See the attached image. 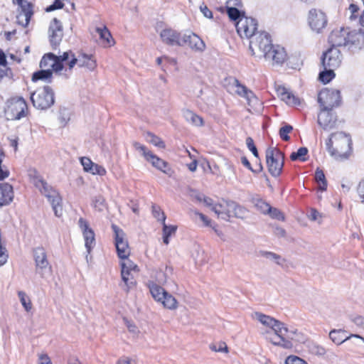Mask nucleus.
I'll return each instance as SVG.
<instances>
[{"instance_id": "nucleus-1", "label": "nucleus", "mask_w": 364, "mask_h": 364, "mask_svg": "<svg viewBox=\"0 0 364 364\" xmlns=\"http://www.w3.org/2000/svg\"><path fill=\"white\" fill-rule=\"evenodd\" d=\"M67 65L69 70L77 65L80 68H84L88 71H93L97 67V62L92 55L80 53L75 57L71 50L63 52L62 55L53 53L46 54L40 62L41 68H51L52 70L59 73L63 69V65Z\"/></svg>"}, {"instance_id": "nucleus-2", "label": "nucleus", "mask_w": 364, "mask_h": 364, "mask_svg": "<svg viewBox=\"0 0 364 364\" xmlns=\"http://www.w3.org/2000/svg\"><path fill=\"white\" fill-rule=\"evenodd\" d=\"M249 49L252 55L264 58L272 65H282L287 59L284 48L273 46L270 35L265 31H260L250 40Z\"/></svg>"}, {"instance_id": "nucleus-3", "label": "nucleus", "mask_w": 364, "mask_h": 364, "mask_svg": "<svg viewBox=\"0 0 364 364\" xmlns=\"http://www.w3.org/2000/svg\"><path fill=\"white\" fill-rule=\"evenodd\" d=\"M326 147L335 159H347L351 151V139L343 132L332 134L326 141Z\"/></svg>"}, {"instance_id": "nucleus-4", "label": "nucleus", "mask_w": 364, "mask_h": 364, "mask_svg": "<svg viewBox=\"0 0 364 364\" xmlns=\"http://www.w3.org/2000/svg\"><path fill=\"white\" fill-rule=\"evenodd\" d=\"M361 33L350 32L348 28H341L332 31L328 37V42L331 46L338 48L348 45H355L356 41L363 38Z\"/></svg>"}, {"instance_id": "nucleus-5", "label": "nucleus", "mask_w": 364, "mask_h": 364, "mask_svg": "<svg viewBox=\"0 0 364 364\" xmlns=\"http://www.w3.org/2000/svg\"><path fill=\"white\" fill-rule=\"evenodd\" d=\"M34 185L48 198L55 215L57 217H60L63 214V208L61 205L62 200L58 193L41 178H35Z\"/></svg>"}, {"instance_id": "nucleus-6", "label": "nucleus", "mask_w": 364, "mask_h": 364, "mask_svg": "<svg viewBox=\"0 0 364 364\" xmlns=\"http://www.w3.org/2000/svg\"><path fill=\"white\" fill-rule=\"evenodd\" d=\"M31 100L36 108L46 109L55 102L54 91L50 87L44 86L31 94Z\"/></svg>"}, {"instance_id": "nucleus-7", "label": "nucleus", "mask_w": 364, "mask_h": 364, "mask_svg": "<svg viewBox=\"0 0 364 364\" xmlns=\"http://www.w3.org/2000/svg\"><path fill=\"white\" fill-rule=\"evenodd\" d=\"M133 146L136 150L141 153L145 160L149 162L154 167L168 176L172 174L173 171L168 164L153 154L144 145L135 141L133 143Z\"/></svg>"}, {"instance_id": "nucleus-8", "label": "nucleus", "mask_w": 364, "mask_h": 364, "mask_svg": "<svg viewBox=\"0 0 364 364\" xmlns=\"http://www.w3.org/2000/svg\"><path fill=\"white\" fill-rule=\"evenodd\" d=\"M298 330L294 328H288L287 326L282 323L280 328L277 331V335L269 338L270 342L277 346H280L285 349H291L293 348V340L297 333Z\"/></svg>"}, {"instance_id": "nucleus-9", "label": "nucleus", "mask_w": 364, "mask_h": 364, "mask_svg": "<svg viewBox=\"0 0 364 364\" xmlns=\"http://www.w3.org/2000/svg\"><path fill=\"white\" fill-rule=\"evenodd\" d=\"M284 156L277 149L269 148L266 151V161L268 171L274 177L279 176L284 166Z\"/></svg>"}, {"instance_id": "nucleus-10", "label": "nucleus", "mask_w": 364, "mask_h": 364, "mask_svg": "<svg viewBox=\"0 0 364 364\" xmlns=\"http://www.w3.org/2000/svg\"><path fill=\"white\" fill-rule=\"evenodd\" d=\"M341 102L340 91L334 89H323L318 93V102L321 109L333 110Z\"/></svg>"}, {"instance_id": "nucleus-11", "label": "nucleus", "mask_w": 364, "mask_h": 364, "mask_svg": "<svg viewBox=\"0 0 364 364\" xmlns=\"http://www.w3.org/2000/svg\"><path fill=\"white\" fill-rule=\"evenodd\" d=\"M149 290L153 298L161 302L166 309L173 310L177 308V301L171 294H168L164 288L151 282L149 284Z\"/></svg>"}, {"instance_id": "nucleus-12", "label": "nucleus", "mask_w": 364, "mask_h": 364, "mask_svg": "<svg viewBox=\"0 0 364 364\" xmlns=\"http://www.w3.org/2000/svg\"><path fill=\"white\" fill-rule=\"evenodd\" d=\"M33 258L36 264V272L42 278H46L52 274V267L50 264L44 248L38 247L33 250Z\"/></svg>"}, {"instance_id": "nucleus-13", "label": "nucleus", "mask_w": 364, "mask_h": 364, "mask_svg": "<svg viewBox=\"0 0 364 364\" xmlns=\"http://www.w3.org/2000/svg\"><path fill=\"white\" fill-rule=\"evenodd\" d=\"M121 276L124 283L126 291H129L136 284L135 276L139 272L138 266L130 259H126L121 262Z\"/></svg>"}, {"instance_id": "nucleus-14", "label": "nucleus", "mask_w": 364, "mask_h": 364, "mask_svg": "<svg viewBox=\"0 0 364 364\" xmlns=\"http://www.w3.org/2000/svg\"><path fill=\"white\" fill-rule=\"evenodd\" d=\"M236 29L241 38L252 39L255 34L260 33L257 31V22L255 18L242 16L236 23Z\"/></svg>"}, {"instance_id": "nucleus-15", "label": "nucleus", "mask_w": 364, "mask_h": 364, "mask_svg": "<svg viewBox=\"0 0 364 364\" xmlns=\"http://www.w3.org/2000/svg\"><path fill=\"white\" fill-rule=\"evenodd\" d=\"M307 21L314 32L320 33L326 27L328 18L326 13L322 10L311 9L308 13Z\"/></svg>"}, {"instance_id": "nucleus-16", "label": "nucleus", "mask_w": 364, "mask_h": 364, "mask_svg": "<svg viewBox=\"0 0 364 364\" xmlns=\"http://www.w3.org/2000/svg\"><path fill=\"white\" fill-rule=\"evenodd\" d=\"M112 228L114 233V244L118 257L124 260L129 259L130 249L125 237V233L116 225L113 224Z\"/></svg>"}, {"instance_id": "nucleus-17", "label": "nucleus", "mask_w": 364, "mask_h": 364, "mask_svg": "<svg viewBox=\"0 0 364 364\" xmlns=\"http://www.w3.org/2000/svg\"><path fill=\"white\" fill-rule=\"evenodd\" d=\"M1 162L2 161L0 159V181L9 176V171L2 168ZM13 198L14 191L12 186L8 183L0 182V208L11 203Z\"/></svg>"}, {"instance_id": "nucleus-18", "label": "nucleus", "mask_w": 364, "mask_h": 364, "mask_svg": "<svg viewBox=\"0 0 364 364\" xmlns=\"http://www.w3.org/2000/svg\"><path fill=\"white\" fill-rule=\"evenodd\" d=\"M28 107L23 97L12 99L6 110L8 119L11 120L20 119L26 115Z\"/></svg>"}, {"instance_id": "nucleus-19", "label": "nucleus", "mask_w": 364, "mask_h": 364, "mask_svg": "<svg viewBox=\"0 0 364 364\" xmlns=\"http://www.w3.org/2000/svg\"><path fill=\"white\" fill-rule=\"evenodd\" d=\"M342 59L343 58L340 50L338 48L331 46L323 53L321 63L324 69H336L341 65Z\"/></svg>"}, {"instance_id": "nucleus-20", "label": "nucleus", "mask_w": 364, "mask_h": 364, "mask_svg": "<svg viewBox=\"0 0 364 364\" xmlns=\"http://www.w3.org/2000/svg\"><path fill=\"white\" fill-rule=\"evenodd\" d=\"M181 46H188L192 50L195 52L202 53L205 49V43L196 33L188 32L182 35Z\"/></svg>"}, {"instance_id": "nucleus-21", "label": "nucleus", "mask_w": 364, "mask_h": 364, "mask_svg": "<svg viewBox=\"0 0 364 364\" xmlns=\"http://www.w3.org/2000/svg\"><path fill=\"white\" fill-rule=\"evenodd\" d=\"M49 40L53 49H56L63 36V26L60 21L54 18L49 26Z\"/></svg>"}, {"instance_id": "nucleus-22", "label": "nucleus", "mask_w": 364, "mask_h": 364, "mask_svg": "<svg viewBox=\"0 0 364 364\" xmlns=\"http://www.w3.org/2000/svg\"><path fill=\"white\" fill-rule=\"evenodd\" d=\"M79 226L82 232L83 237L85 240V246L87 250V254H90L92 249L95 245V237L94 231L89 227L87 222L83 219L80 218L78 221Z\"/></svg>"}, {"instance_id": "nucleus-23", "label": "nucleus", "mask_w": 364, "mask_h": 364, "mask_svg": "<svg viewBox=\"0 0 364 364\" xmlns=\"http://www.w3.org/2000/svg\"><path fill=\"white\" fill-rule=\"evenodd\" d=\"M336 121V116L332 110L321 109L318 115V123L324 130L328 131L333 129Z\"/></svg>"}, {"instance_id": "nucleus-24", "label": "nucleus", "mask_w": 364, "mask_h": 364, "mask_svg": "<svg viewBox=\"0 0 364 364\" xmlns=\"http://www.w3.org/2000/svg\"><path fill=\"white\" fill-rule=\"evenodd\" d=\"M161 40L163 43L168 46H181V34L177 31L171 28H166L161 31L159 33Z\"/></svg>"}, {"instance_id": "nucleus-25", "label": "nucleus", "mask_w": 364, "mask_h": 364, "mask_svg": "<svg viewBox=\"0 0 364 364\" xmlns=\"http://www.w3.org/2000/svg\"><path fill=\"white\" fill-rule=\"evenodd\" d=\"M255 318L259 321L262 325L269 328L271 331L274 333L272 336L277 335V331H279V328H280L282 323V322L276 320L269 316L259 312H256L255 314Z\"/></svg>"}, {"instance_id": "nucleus-26", "label": "nucleus", "mask_w": 364, "mask_h": 364, "mask_svg": "<svg viewBox=\"0 0 364 364\" xmlns=\"http://www.w3.org/2000/svg\"><path fill=\"white\" fill-rule=\"evenodd\" d=\"M345 334H346V331H344V330L333 329L330 331L329 337H330L331 340L336 345H341V343H343L346 342V341L350 340V338H353L359 339V340L362 341V342L364 343V338L358 334H350L348 336H346Z\"/></svg>"}, {"instance_id": "nucleus-27", "label": "nucleus", "mask_w": 364, "mask_h": 364, "mask_svg": "<svg viewBox=\"0 0 364 364\" xmlns=\"http://www.w3.org/2000/svg\"><path fill=\"white\" fill-rule=\"evenodd\" d=\"M277 92L280 99L289 106H299L301 105L300 99L291 91L283 86H279Z\"/></svg>"}, {"instance_id": "nucleus-28", "label": "nucleus", "mask_w": 364, "mask_h": 364, "mask_svg": "<svg viewBox=\"0 0 364 364\" xmlns=\"http://www.w3.org/2000/svg\"><path fill=\"white\" fill-rule=\"evenodd\" d=\"M232 201H223L221 203L213 205L211 210L220 218L228 220L231 218L230 208L229 209L230 203Z\"/></svg>"}, {"instance_id": "nucleus-29", "label": "nucleus", "mask_w": 364, "mask_h": 364, "mask_svg": "<svg viewBox=\"0 0 364 364\" xmlns=\"http://www.w3.org/2000/svg\"><path fill=\"white\" fill-rule=\"evenodd\" d=\"M18 12L16 16L17 23L23 27L27 26L33 15L32 5L18 8Z\"/></svg>"}, {"instance_id": "nucleus-30", "label": "nucleus", "mask_w": 364, "mask_h": 364, "mask_svg": "<svg viewBox=\"0 0 364 364\" xmlns=\"http://www.w3.org/2000/svg\"><path fill=\"white\" fill-rule=\"evenodd\" d=\"M261 256L269 259L277 264L279 266L284 267L286 265L287 260L281 255H277L272 252L263 251L260 253Z\"/></svg>"}, {"instance_id": "nucleus-31", "label": "nucleus", "mask_w": 364, "mask_h": 364, "mask_svg": "<svg viewBox=\"0 0 364 364\" xmlns=\"http://www.w3.org/2000/svg\"><path fill=\"white\" fill-rule=\"evenodd\" d=\"M183 116L188 122L194 126L201 127L203 125V118L191 110H186L183 112Z\"/></svg>"}, {"instance_id": "nucleus-32", "label": "nucleus", "mask_w": 364, "mask_h": 364, "mask_svg": "<svg viewBox=\"0 0 364 364\" xmlns=\"http://www.w3.org/2000/svg\"><path fill=\"white\" fill-rule=\"evenodd\" d=\"M243 97L245 98L248 105L254 110L257 111L258 108H259L261 102L256 97V95L253 93V92L251 91L250 90H247L246 94L243 96Z\"/></svg>"}, {"instance_id": "nucleus-33", "label": "nucleus", "mask_w": 364, "mask_h": 364, "mask_svg": "<svg viewBox=\"0 0 364 364\" xmlns=\"http://www.w3.org/2000/svg\"><path fill=\"white\" fill-rule=\"evenodd\" d=\"M230 208L231 209V217L244 218L246 216L247 210L233 201L230 203L229 209Z\"/></svg>"}, {"instance_id": "nucleus-34", "label": "nucleus", "mask_w": 364, "mask_h": 364, "mask_svg": "<svg viewBox=\"0 0 364 364\" xmlns=\"http://www.w3.org/2000/svg\"><path fill=\"white\" fill-rule=\"evenodd\" d=\"M53 75L52 70L50 69L47 70H41L40 71L36 72L33 74L32 80L33 82H36L38 80H45L46 82H50L51 80V77Z\"/></svg>"}, {"instance_id": "nucleus-35", "label": "nucleus", "mask_w": 364, "mask_h": 364, "mask_svg": "<svg viewBox=\"0 0 364 364\" xmlns=\"http://www.w3.org/2000/svg\"><path fill=\"white\" fill-rule=\"evenodd\" d=\"M315 181L318 183V188L320 191H323L327 188V181L326 179L323 171L317 168L315 172Z\"/></svg>"}, {"instance_id": "nucleus-36", "label": "nucleus", "mask_w": 364, "mask_h": 364, "mask_svg": "<svg viewBox=\"0 0 364 364\" xmlns=\"http://www.w3.org/2000/svg\"><path fill=\"white\" fill-rule=\"evenodd\" d=\"M96 31L99 34L100 38L105 41L106 46H110L113 45L114 40L112 37L110 32L106 27H104L103 28H97Z\"/></svg>"}, {"instance_id": "nucleus-37", "label": "nucleus", "mask_w": 364, "mask_h": 364, "mask_svg": "<svg viewBox=\"0 0 364 364\" xmlns=\"http://www.w3.org/2000/svg\"><path fill=\"white\" fill-rule=\"evenodd\" d=\"M145 139L147 142L151 143L159 148H165V143L164 142V141L160 137L154 134L151 132H147L145 134Z\"/></svg>"}, {"instance_id": "nucleus-38", "label": "nucleus", "mask_w": 364, "mask_h": 364, "mask_svg": "<svg viewBox=\"0 0 364 364\" xmlns=\"http://www.w3.org/2000/svg\"><path fill=\"white\" fill-rule=\"evenodd\" d=\"M308 349L310 353L317 356H323L327 353V350L324 347L315 343H309Z\"/></svg>"}, {"instance_id": "nucleus-39", "label": "nucleus", "mask_w": 364, "mask_h": 364, "mask_svg": "<svg viewBox=\"0 0 364 364\" xmlns=\"http://www.w3.org/2000/svg\"><path fill=\"white\" fill-rule=\"evenodd\" d=\"M308 154V149L306 147H300L297 151L292 152L290 155V159L292 161L299 160L301 161H306L307 159L305 157Z\"/></svg>"}, {"instance_id": "nucleus-40", "label": "nucleus", "mask_w": 364, "mask_h": 364, "mask_svg": "<svg viewBox=\"0 0 364 364\" xmlns=\"http://www.w3.org/2000/svg\"><path fill=\"white\" fill-rule=\"evenodd\" d=\"M333 70L334 68L324 69L319 73V80L324 84L329 82L335 77Z\"/></svg>"}, {"instance_id": "nucleus-41", "label": "nucleus", "mask_w": 364, "mask_h": 364, "mask_svg": "<svg viewBox=\"0 0 364 364\" xmlns=\"http://www.w3.org/2000/svg\"><path fill=\"white\" fill-rule=\"evenodd\" d=\"M227 14L229 18L232 21H239L242 16H245L244 12H242L237 8H227Z\"/></svg>"}, {"instance_id": "nucleus-42", "label": "nucleus", "mask_w": 364, "mask_h": 364, "mask_svg": "<svg viewBox=\"0 0 364 364\" xmlns=\"http://www.w3.org/2000/svg\"><path fill=\"white\" fill-rule=\"evenodd\" d=\"M18 295L20 301L22 306L24 307L25 310L26 311H29L32 308L30 299L26 296V293H24L23 291H18Z\"/></svg>"}, {"instance_id": "nucleus-43", "label": "nucleus", "mask_w": 364, "mask_h": 364, "mask_svg": "<svg viewBox=\"0 0 364 364\" xmlns=\"http://www.w3.org/2000/svg\"><path fill=\"white\" fill-rule=\"evenodd\" d=\"M232 85L235 87V92L242 97H243L248 90L247 87L240 84L237 79L233 80Z\"/></svg>"}, {"instance_id": "nucleus-44", "label": "nucleus", "mask_w": 364, "mask_h": 364, "mask_svg": "<svg viewBox=\"0 0 364 364\" xmlns=\"http://www.w3.org/2000/svg\"><path fill=\"white\" fill-rule=\"evenodd\" d=\"M92 206L97 211H102L105 206L104 198L102 196H95L92 200Z\"/></svg>"}, {"instance_id": "nucleus-45", "label": "nucleus", "mask_w": 364, "mask_h": 364, "mask_svg": "<svg viewBox=\"0 0 364 364\" xmlns=\"http://www.w3.org/2000/svg\"><path fill=\"white\" fill-rule=\"evenodd\" d=\"M152 213L155 218H156L159 221H161L162 224L165 223V214L164 212L161 211V208L159 206H152Z\"/></svg>"}, {"instance_id": "nucleus-46", "label": "nucleus", "mask_w": 364, "mask_h": 364, "mask_svg": "<svg viewBox=\"0 0 364 364\" xmlns=\"http://www.w3.org/2000/svg\"><path fill=\"white\" fill-rule=\"evenodd\" d=\"M293 129V127L291 125L287 124L279 129V136L284 141H289L290 137L288 134L290 133Z\"/></svg>"}, {"instance_id": "nucleus-47", "label": "nucleus", "mask_w": 364, "mask_h": 364, "mask_svg": "<svg viewBox=\"0 0 364 364\" xmlns=\"http://www.w3.org/2000/svg\"><path fill=\"white\" fill-rule=\"evenodd\" d=\"M269 216L273 219H277L278 220H284V214L277 208L270 207V210H268L267 213Z\"/></svg>"}, {"instance_id": "nucleus-48", "label": "nucleus", "mask_w": 364, "mask_h": 364, "mask_svg": "<svg viewBox=\"0 0 364 364\" xmlns=\"http://www.w3.org/2000/svg\"><path fill=\"white\" fill-rule=\"evenodd\" d=\"M284 364H308L306 360L296 355H289L284 361Z\"/></svg>"}, {"instance_id": "nucleus-49", "label": "nucleus", "mask_w": 364, "mask_h": 364, "mask_svg": "<svg viewBox=\"0 0 364 364\" xmlns=\"http://www.w3.org/2000/svg\"><path fill=\"white\" fill-rule=\"evenodd\" d=\"M210 349L215 352L228 353V348L225 343L219 342L218 343L210 346Z\"/></svg>"}, {"instance_id": "nucleus-50", "label": "nucleus", "mask_w": 364, "mask_h": 364, "mask_svg": "<svg viewBox=\"0 0 364 364\" xmlns=\"http://www.w3.org/2000/svg\"><path fill=\"white\" fill-rule=\"evenodd\" d=\"M80 162L83 166V169L86 172H90L95 164L87 157H82L80 159Z\"/></svg>"}, {"instance_id": "nucleus-51", "label": "nucleus", "mask_w": 364, "mask_h": 364, "mask_svg": "<svg viewBox=\"0 0 364 364\" xmlns=\"http://www.w3.org/2000/svg\"><path fill=\"white\" fill-rule=\"evenodd\" d=\"M93 175L105 176L107 173L106 169L97 164H94L91 171L90 172Z\"/></svg>"}, {"instance_id": "nucleus-52", "label": "nucleus", "mask_w": 364, "mask_h": 364, "mask_svg": "<svg viewBox=\"0 0 364 364\" xmlns=\"http://www.w3.org/2000/svg\"><path fill=\"white\" fill-rule=\"evenodd\" d=\"M246 145L248 149L253 154V155L255 157H258V151L252 137H247L246 139Z\"/></svg>"}, {"instance_id": "nucleus-53", "label": "nucleus", "mask_w": 364, "mask_h": 364, "mask_svg": "<svg viewBox=\"0 0 364 364\" xmlns=\"http://www.w3.org/2000/svg\"><path fill=\"white\" fill-rule=\"evenodd\" d=\"M163 235L171 236L174 234L176 230V227L173 225H167L166 223H163Z\"/></svg>"}, {"instance_id": "nucleus-54", "label": "nucleus", "mask_w": 364, "mask_h": 364, "mask_svg": "<svg viewBox=\"0 0 364 364\" xmlns=\"http://www.w3.org/2000/svg\"><path fill=\"white\" fill-rule=\"evenodd\" d=\"M257 208L263 214H267L268 210H270V205L263 200H259L256 204Z\"/></svg>"}, {"instance_id": "nucleus-55", "label": "nucleus", "mask_w": 364, "mask_h": 364, "mask_svg": "<svg viewBox=\"0 0 364 364\" xmlns=\"http://www.w3.org/2000/svg\"><path fill=\"white\" fill-rule=\"evenodd\" d=\"M241 162L245 167H247L249 170H250L253 173H257V172H260L262 171V166L261 164L259 165V168L257 170H254L252 168L250 161L245 156H243L241 158Z\"/></svg>"}, {"instance_id": "nucleus-56", "label": "nucleus", "mask_w": 364, "mask_h": 364, "mask_svg": "<svg viewBox=\"0 0 364 364\" xmlns=\"http://www.w3.org/2000/svg\"><path fill=\"white\" fill-rule=\"evenodd\" d=\"M350 321L355 323L358 327L364 329V316H355L350 318Z\"/></svg>"}, {"instance_id": "nucleus-57", "label": "nucleus", "mask_w": 364, "mask_h": 364, "mask_svg": "<svg viewBox=\"0 0 364 364\" xmlns=\"http://www.w3.org/2000/svg\"><path fill=\"white\" fill-rule=\"evenodd\" d=\"M64 4L62 2V0H55L53 4L49 6L46 9V11L47 12H50L52 11H54L55 9H62L63 7Z\"/></svg>"}, {"instance_id": "nucleus-58", "label": "nucleus", "mask_w": 364, "mask_h": 364, "mask_svg": "<svg viewBox=\"0 0 364 364\" xmlns=\"http://www.w3.org/2000/svg\"><path fill=\"white\" fill-rule=\"evenodd\" d=\"M242 6L240 0H228L227 1L226 8H237L240 9Z\"/></svg>"}, {"instance_id": "nucleus-59", "label": "nucleus", "mask_w": 364, "mask_h": 364, "mask_svg": "<svg viewBox=\"0 0 364 364\" xmlns=\"http://www.w3.org/2000/svg\"><path fill=\"white\" fill-rule=\"evenodd\" d=\"M349 11L351 13V15L350 16V20H354L357 18V14L359 11V8L357 5L354 4H351L349 6Z\"/></svg>"}, {"instance_id": "nucleus-60", "label": "nucleus", "mask_w": 364, "mask_h": 364, "mask_svg": "<svg viewBox=\"0 0 364 364\" xmlns=\"http://www.w3.org/2000/svg\"><path fill=\"white\" fill-rule=\"evenodd\" d=\"M195 215L203 223L205 226H211V221L204 214L196 212Z\"/></svg>"}, {"instance_id": "nucleus-61", "label": "nucleus", "mask_w": 364, "mask_h": 364, "mask_svg": "<svg viewBox=\"0 0 364 364\" xmlns=\"http://www.w3.org/2000/svg\"><path fill=\"white\" fill-rule=\"evenodd\" d=\"M309 218L312 221H318L320 223L321 215L316 210L312 209L309 215Z\"/></svg>"}, {"instance_id": "nucleus-62", "label": "nucleus", "mask_w": 364, "mask_h": 364, "mask_svg": "<svg viewBox=\"0 0 364 364\" xmlns=\"http://www.w3.org/2000/svg\"><path fill=\"white\" fill-rule=\"evenodd\" d=\"M200 11L203 14L204 16L208 18L213 17L212 11L208 9L206 5L202 4L200 6Z\"/></svg>"}, {"instance_id": "nucleus-63", "label": "nucleus", "mask_w": 364, "mask_h": 364, "mask_svg": "<svg viewBox=\"0 0 364 364\" xmlns=\"http://www.w3.org/2000/svg\"><path fill=\"white\" fill-rule=\"evenodd\" d=\"M358 193L361 199V202L364 203V180L361 181L358 184Z\"/></svg>"}, {"instance_id": "nucleus-64", "label": "nucleus", "mask_w": 364, "mask_h": 364, "mask_svg": "<svg viewBox=\"0 0 364 364\" xmlns=\"http://www.w3.org/2000/svg\"><path fill=\"white\" fill-rule=\"evenodd\" d=\"M38 364H52L49 357L47 355L41 354L39 355Z\"/></svg>"}]
</instances>
